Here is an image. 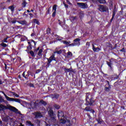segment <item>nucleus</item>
Returning a JSON list of instances; mask_svg holds the SVG:
<instances>
[{
    "label": "nucleus",
    "mask_w": 126,
    "mask_h": 126,
    "mask_svg": "<svg viewBox=\"0 0 126 126\" xmlns=\"http://www.w3.org/2000/svg\"><path fill=\"white\" fill-rule=\"evenodd\" d=\"M99 3H106V0H98Z\"/></svg>",
    "instance_id": "79ce46f5"
},
{
    "label": "nucleus",
    "mask_w": 126,
    "mask_h": 126,
    "mask_svg": "<svg viewBox=\"0 0 126 126\" xmlns=\"http://www.w3.org/2000/svg\"><path fill=\"white\" fill-rule=\"evenodd\" d=\"M55 107L56 108V109H57V110H59V109H60V105H56L55 106Z\"/></svg>",
    "instance_id": "bf43d9fd"
},
{
    "label": "nucleus",
    "mask_w": 126,
    "mask_h": 126,
    "mask_svg": "<svg viewBox=\"0 0 126 126\" xmlns=\"http://www.w3.org/2000/svg\"><path fill=\"white\" fill-rule=\"evenodd\" d=\"M7 101H12V102H17V103H21V99L18 98H13L9 97H7Z\"/></svg>",
    "instance_id": "0eeeda50"
},
{
    "label": "nucleus",
    "mask_w": 126,
    "mask_h": 126,
    "mask_svg": "<svg viewBox=\"0 0 126 126\" xmlns=\"http://www.w3.org/2000/svg\"><path fill=\"white\" fill-rule=\"evenodd\" d=\"M32 114L35 116V119H39L43 117V115H42V113H41V112H35L33 113Z\"/></svg>",
    "instance_id": "9d476101"
},
{
    "label": "nucleus",
    "mask_w": 126,
    "mask_h": 126,
    "mask_svg": "<svg viewBox=\"0 0 126 126\" xmlns=\"http://www.w3.org/2000/svg\"><path fill=\"white\" fill-rule=\"evenodd\" d=\"M77 4L78 7H80V8H82L83 9H85L87 8V7H88V5L86 3L77 2Z\"/></svg>",
    "instance_id": "423d86ee"
},
{
    "label": "nucleus",
    "mask_w": 126,
    "mask_h": 126,
    "mask_svg": "<svg viewBox=\"0 0 126 126\" xmlns=\"http://www.w3.org/2000/svg\"><path fill=\"white\" fill-rule=\"evenodd\" d=\"M32 72H31V71H28L27 72V74H26L25 75V71L22 74V76L24 77V78H25L26 79H28V77H29V76L30 75H32Z\"/></svg>",
    "instance_id": "f8f14e48"
},
{
    "label": "nucleus",
    "mask_w": 126,
    "mask_h": 126,
    "mask_svg": "<svg viewBox=\"0 0 126 126\" xmlns=\"http://www.w3.org/2000/svg\"><path fill=\"white\" fill-rule=\"evenodd\" d=\"M55 56H56V55L53 53L49 58H47V62H48L47 63V67H49V66H50V65H51V63H52V62H53V61H54L55 62H57L56 57H55Z\"/></svg>",
    "instance_id": "20e7f679"
},
{
    "label": "nucleus",
    "mask_w": 126,
    "mask_h": 126,
    "mask_svg": "<svg viewBox=\"0 0 126 126\" xmlns=\"http://www.w3.org/2000/svg\"><path fill=\"white\" fill-rule=\"evenodd\" d=\"M0 46H1V47H3L4 48H6V47H7V44L2 42V43L0 44Z\"/></svg>",
    "instance_id": "ea45409f"
},
{
    "label": "nucleus",
    "mask_w": 126,
    "mask_h": 126,
    "mask_svg": "<svg viewBox=\"0 0 126 126\" xmlns=\"http://www.w3.org/2000/svg\"><path fill=\"white\" fill-rule=\"evenodd\" d=\"M18 23H19V24H22V25H25V24H26V21L25 20L18 21Z\"/></svg>",
    "instance_id": "7c9ffc66"
},
{
    "label": "nucleus",
    "mask_w": 126,
    "mask_h": 126,
    "mask_svg": "<svg viewBox=\"0 0 126 126\" xmlns=\"http://www.w3.org/2000/svg\"><path fill=\"white\" fill-rule=\"evenodd\" d=\"M98 10L101 12H107L109 11V8L107 6H104V5H98Z\"/></svg>",
    "instance_id": "39448f33"
},
{
    "label": "nucleus",
    "mask_w": 126,
    "mask_h": 126,
    "mask_svg": "<svg viewBox=\"0 0 126 126\" xmlns=\"http://www.w3.org/2000/svg\"><path fill=\"white\" fill-rule=\"evenodd\" d=\"M34 123L37 125V126H40V124H41V121L39 120H35L34 121Z\"/></svg>",
    "instance_id": "5701e85b"
},
{
    "label": "nucleus",
    "mask_w": 126,
    "mask_h": 126,
    "mask_svg": "<svg viewBox=\"0 0 126 126\" xmlns=\"http://www.w3.org/2000/svg\"><path fill=\"white\" fill-rule=\"evenodd\" d=\"M80 39L79 38H76L74 40V43H76V45H80Z\"/></svg>",
    "instance_id": "aec40b11"
},
{
    "label": "nucleus",
    "mask_w": 126,
    "mask_h": 126,
    "mask_svg": "<svg viewBox=\"0 0 126 126\" xmlns=\"http://www.w3.org/2000/svg\"><path fill=\"white\" fill-rule=\"evenodd\" d=\"M111 89L112 87H105L104 88V90L106 92H109Z\"/></svg>",
    "instance_id": "b1692460"
},
{
    "label": "nucleus",
    "mask_w": 126,
    "mask_h": 126,
    "mask_svg": "<svg viewBox=\"0 0 126 126\" xmlns=\"http://www.w3.org/2000/svg\"><path fill=\"white\" fill-rule=\"evenodd\" d=\"M21 42H24V41H25V38H24V37L21 38Z\"/></svg>",
    "instance_id": "0e129e2a"
},
{
    "label": "nucleus",
    "mask_w": 126,
    "mask_h": 126,
    "mask_svg": "<svg viewBox=\"0 0 126 126\" xmlns=\"http://www.w3.org/2000/svg\"><path fill=\"white\" fill-rule=\"evenodd\" d=\"M32 20H33V22L34 23H35L37 25H40V22H39L38 19H33Z\"/></svg>",
    "instance_id": "bb28decb"
},
{
    "label": "nucleus",
    "mask_w": 126,
    "mask_h": 126,
    "mask_svg": "<svg viewBox=\"0 0 126 126\" xmlns=\"http://www.w3.org/2000/svg\"><path fill=\"white\" fill-rule=\"evenodd\" d=\"M42 53H43V49H40L37 53L38 56L41 57L42 56Z\"/></svg>",
    "instance_id": "2f4dec72"
},
{
    "label": "nucleus",
    "mask_w": 126,
    "mask_h": 126,
    "mask_svg": "<svg viewBox=\"0 0 126 126\" xmlns=\"http://www.w3.org/2000/svg\"><path fill=\"white\" fill-rule=\"evenodd\" d=\"M7 39H8V36H7L6 38L2 40V43H8Z\"/></svg>",
    "instance_id": "4c0bfd02"
},
{
    "label": "nucleus",
    "mask_w": 126,
    "mask_h": 126,
    "mask_svg": "<svg viewBox=\"0 0 126 126\" xmlns=\"http://www.w3.org/2000/svg\"><path fill=\"white\" fill-rule=\"evenodd\" d=\"M30 87H34V84L32 83L30 84Z\"/></svg>",
    "instance_id": "774afa93"
},
{
    "label": "nucleus",
    "mask_w": 126,
    "mask_h": 126,
    "mask_svg": "<svg viewBox=\"0 0 126 126\" xmlns=\"http://www.w3.org/2000/svg\"><path fill=\"white\" fill-rule=\"evenodd\" d=\"M5 110H8V107H6L5 105L2 104L0 107V112L2 111L3 113H5Z\"/></svg>",
    "instance_id": "4468645a"
},
{
    "label": "nucleus",
    "mask_w": 126,
    "mask_h": 126,
    "mask_svg": "<svg viewBox=\"0 0 126 126\" xmlns=\"http://www.w3.org/2000/svg\"><path fill=\"white\" fill-rule=\"evenodd\" d=\"M65 123L66 126H71V123L70 122V120H68L67 121L65 120Z\"/></svg>",
    "instance_id": "a878e982"
},
{
    "label": "nucleus",
    "mask_w": 126,
    "mask_h": 126,
    "mask_svg": "<svg viewBox=\"0 0 126 126\" xmlns=\"http://www.w3.org/2000/svg\"><path fill=\"white\" fill-rule=\"evenodd\" d=\"M5 103V104H7V101L5 100L4 99L2 98V96L0 95V104L1 103Z\"/></svg>",
    "instance_id": "6ab92c4d"
},
{
    "label": "nucleus",
    "mask_w": 126,
    "mask_h": 126,
    "mask_svg": "<svg viewBox=\"0 0 126 126\" xmlns=\"http://www.w3.org/2000/svg\"><path fill=\"white\" fill-rule=\"evenodd\" d=\"M120 76L118 75H114V77H113L114 80H116V79H119Z\"/></svg>",
    "instance_id": "c03bdc74"
},
{
    "label": "nucleus",
    "mask_w": 126,
    "mask_h": 126,
    "mask_svg": "<svg viewBox=\"0 0 126 126\" xmlns=\"http://www.w3.org/2000/svg\"><path fill=\"white\" fill-rule=\"evenodd\" d=\"M107 44H108L107 46L109 48H111V50H112V49H113V45H112V44H111V43H107Z\"/></svg>",
    "instance_id": "a18cd8bd"
},
{
    "label": "nucleus",
    "mask_w": 126,
    "mask_h": 126,
    "mask_svg": "<svg viewBox=\"0 0 126 126\" xmlns=\"http://www.w3.org/2000/svg\"><path fill=\"white\" fill-rule=\"evenodd\" d=\"M92 46L94 52H99V51L101 50V49H100V48L99 47L95 48V46H94V44H92Z\"/></svg>",
    "instance_id": "f3484780"
},
{
    "label": "nucleus",
    "mask_w": 126,
    "mask_h": 126,
    "mask_svg": "<svg viewBox=\"0 0 126 126\" xmlns=\"http://www.w3.org/2000/svg\"><path fill=\"white\" fill-rule=\"evenodd\" d=\"M3 122H5V123H7L8 122V118L7 117H5L2 119Z\"/></svg>",
    "instance_id": "f704fd0d"
},
{
    "label": "nucleus",
    "mask_w": 126,
    "mask_h": 126,
    "mask_svg": "<svg viewBox=\"0 0 126 126\" xmlns=\"http://www.w3.org/2000/svg\"><path fill=\"white\" fill-rule=\"evenodd\" d=\"M17 61H18L20 63H21L22 62V60H21V58L18 57L17 58Z\"/></svg>",
    "instance_id": "8fccbe9b"
},
{
    "label": "nucleus",
    "mask_w": 126,
    "mask_h": 126,
    "mask_svg": "<svg viewBox=\"0 0 126 126\" xmlns=\"http://www.w3.org/2000/svg\"><path fill=\"white\" fill-rule=\"evenodd\" d=\"M5 67L3 68V70L5 71L6 69H7V66L6 65V63H4Z\"/></svg>",
    "instance_id": "4d7b16f0"
},
{
    "label": "nucleus",
    "mask_w": 126,
    "mask_h": 126,
    "mask_svg": "<svg viewBox=\"0 0 126 126\" xmlns=\"http://www.w3.org/2000/svg\"><path fill=\"white\" fill-rule=\"evenodd\" d=\"M98 0H92V1L93 3H98Z\"/></svg>",
    "instance_id": "603ef678"
},
{
    "label": "nucleus",
    "mask_w": 126,
    "mask_h": 126,
    "mask_svg": "<svg viewBox=\"0 0 126 126\" xmlns=\"http://www.w3.org/2000/svg\"><path fill=\"white\" fill-rule=\"evenodd\" d=\"M77 19V16H72L71 17V20H72V21H74L75 20H76Z\"/></svg>",
    "instance_id": "58836bf2"
},
{
    "label": "nucleus",
    "mask_w": 126,
    "mask_h": 126,
    "mask_svg": "<svg viewBox=\"0 0 126 126\" xmlns=\"http://www.w3.org/2000/svg\"><path fill=\"white\" fill-rule=\"evenodd\" d=\"M85 110L87 112H91L92 114H94L95 113V111L94 109H92V108L90 107V106L86 107Z\"/></svg>",
    "instance_id": "ddd939ff"
},
{
    "label": "nucleus",
    "mask_w": 126,
    "mask_h": 126,
    "mask_svg": "<svg viewBox=\"0 0 126 126\" xmlns=\"http://www.w3.org/2000/svg\"><path fill=\"white\" fill-rule=\"evenodd\" d=\"M23 2L22 3V7H26V5H27V2L26 0H22Z\"/></svg>",
    "instance_id": "412c9836"
},
{
    "label": "nucleus",
    "mask_w": 126,
    "mask_h": 126,
    "mask_svg": "<svg viewBox=\"0 0 126 126\" xmlns=\"http://www.w3.org/2000/svg\"><path fill=\"white\" fill-rule=\"evenodd\" d=\"M117 7L116 5L114 6V8L113 10V14L112 18L110 20V22L112 23L113 22V20H114V18H115V16L116 15V13H117Z\"/></svg>",
    "instance_id": "9b49d317"
},
{
    "label": "nucleus",
    "mask_w": 126,
    "mask_h": 126,
    "mask_svg": "<svg viewBox=\"0 0 126 126\" xmlns=\"http://www.w3.org/2000/svg\"><path fill=\"white\" fill-rule=\"evenodd\" d=\"M69 46H71V47H74V46H77L76 43L74 42V43H71V44L69 43Z\"/></svg>",
    "instance_id": "de8ad7c7"
},
{
    "label": "nucleus",
    "mask_w": 126,
    "mask_h": 126,
    "mask_svg": "<svg viewBox=\"0 0 126 126\" xmlns=\"http://www.w3.org/2000/svg\"><path fill=\"white\" fill-rule=\"evenodd\" d=\"M63 43L64 44V45H69V43H70V42H68L66 40H63Z\"/></svg>",
    "instance_id": "37998d69"
},
{
    "label": "nucleus",
    "mask_w": 126,
    "mask_h": 126,
    "mask_svg": "<svg viewBox=\"0 0 126 126\" xmlns=\"http://www.w3.org/2000/svg\"><path fill=\"white\" fill-rule=\"evenodd\" d=\"M2 94H3L4 96H5V98H6V100H7V97H8L7 95H6V94H5V93H4V92L2 91Z\"/></svg>",
    "instance_id": "864d4df0"
},
{
    "label": "nucleus",
    "mask_w": 126,
    "mask_h": 126,
    "mask_svg": "<svg viewBox=\"0 0 126 126\" xmlns=\"http://www.w3.org/2000/svg\"><path fill=\"white\" fill-rule=\"evenodd\" d=\"M26 124L27 125L29 126H34V124H32V123L30 121H27Z\"/></svg>",
    "instance_id": "393cba45"
},
{
    "label": "nucleus",
    "mask_w": 126,
    "mask_h": 126,
    "mask_svg": "<svg viewBox=\"0 0 126 126\" xmlns=\"http://www.w3.org/2000/svg\"><path fill=\"white\" fill-rule=\"evenodd\" d=\"M64 6L65 7V8H68V5L63 3Z\"/></svg>",
    "instance_id": "e2e57ef3"
},
{
    "label": "nucleus",
    "mask_w": 126,
    "mask_h": 126,
    "mask_svg": "<svg viewBox=\"0 0 126 126\" xmlns=\"http://www.w3.org/2000/svg\"><path fill=\"white\" fill-rule=\"evenodd\" d=\"M56 13H57V11H54L52 13V17H55L56 16Z\"/></svg>",
    "instance_id": "5fc2aeb1"
},
{
    "label": "nucleus",
    "mask_w": 126,
    "mask_h": 126,
    "mask_svg": "<svg viewBox=\"0 0 126 126\" xmlns=\"http://www.w3.org/2000/svg\"><path fill=\"white\" fill-rule=\"evenodd\" d=\"M49 97H50L52 99H59L60 98V94L56 93H54V94H49Z\"/></svg>",
    "instance_id": "1a4fd4ad"
},
{
    "label": "nucleus",
    "mask_w": 126,
    "mask_h": 126,
    "mask_svg": "<svg viewBox=\"0 0 126 126\" xmlns=\"http://www.w3.org/2000/svg\"><path fill=\"white\" fill-rule=\"evenodd\" d=\"M9 9H10L11 11H14V5H12L8 7Z\"/></svg>",
    "instance_id": "473e14b6"
},
{
    "label": "nucleus",
    "mask_w": 126,
    "mask_h": 126,
    "mask_svg": "<svg viewBox=\"0 0 126 126\" xmlns=\"http://www.w3.org/2000/svg\"><path fill=\"white\" fill-rule=\"evenodd\" d=\"M71 73H75V71H74V70H73V69H72V68H71V72H70Z\"/></svg>",
    "instance_id": "338daca9"
},
{
    "label": "nucleus",
    "mask_w": 126,
    "mask_h": 126,
    "mask_svg": "<svg viewBox=\"0 0 126 126\" xmlns=\"http://www.w3.org/2000/svg\"><path fill=\"white\" fill-rule=\"evenodd\" d=\"M8 110H10V111H12V112H14L15 113H17V112H18V109L13 106H10L9 107H8Z\"/></svg>",
    "instance_id": "2eb2a0df"
},
{
    "label": "nucleus",
    "mask_w": 126,
    "mask_h": 126,
    "mask_svg": "<svg viewBox=\"0 0 126 126\" xmlns=\"http://www.w3.org/2000/svg\"><path fill=\"white\" fill-rule=\"evenodd\" d=\"M39 103H40L42 105H44V106H46V105H47V102L46 101H44V100H43V99L40 100L39 101Z\"/></svg>",
    "instance_id": "c756f323"
},
{
    "label": "nucleus",
    "mask_w": 126,
    "mask_h": 126,
    "mask_svg": "<svg viewBox=\"0 0 126 126\" xmlns=\"http://www.w3.org/2000/svg\"><path fill=\"white\" fill-rule=\"evenodd\" d=\"M95 100H94V97L92 94L90 93H86V103L85 105L86 106H92Z\"/></svg>",
    "instance_id": "f257e3e1"
},
{
    "label": "nucleus",
    "mask_w": 126,
    "mask_h": 126,
    "mask_svg": "<svg viewBox=\"0 0 126 126\" xmlns=\"http://www.w3.org/2000/svg\"><path fill=\"white\" fill-rule=\"evenodd\" d=\"M48 92H50V93H52L53 92V90L52 89V88L50 87H48Z\"/></svg>",
    "instance_id": "09e8293b"
},
{
    "label": "nucleus",
    "mask_w": 126,
    "mask_h": 126,
    "mask_svg": "<svg viewBox=\"0 0 126 126\" xmlns=\"http://www.w3.org/2000/svg\"><path fill=\"white\" fill-rule=\"evenodd\" d=\"M29 53L31 56L33 58H35V57H36V54H35V53L33 51L31 50Z\"/></svg>",
    "instance_id": "cd10ccee"
},
{
    "label": "nucleus",
    "mask_w": 126,
    "mask_h": 126,
    "mask_svg": "<svg viewBox=\"0 0 126 126\" xmlns=\"http://www.w3.org/2000/svg\"><path fill=\"white\" fill-rule=\"evenodd\" d=\"M120 52H123V53H126V49H125V48H123L120 50Z\"/></svg>",
    "instance_id": "6e6d98bb"
},
{
    "label": "nucleus",
    "mask_w": 126,
    "mask_h": 126,
    "mask_svg": "<svg viewBox=\"0 0 126 126\" xmlns=\"http://www.w3.org/2000/svg\"><path fill=\"white\" fill-rule=\"evenodd\" d=\"M58 117L62 124H65L66 121L64 119V113L63 112L59 110L58 111Z\"/></svg>",
    "instance_id": "7ed1b4c3"
},
{
    "label": "nucleus",
    "mask_w": 126,
    "mask_h": 126,
    "mask_svg": "<svg viewBox=\"0 0 126 126\" xmlns=\"http://www.w3.org/2000/svg\"><path fill=\"white\" fill-rule=\"evenodd\" d=\"M67 56H70L71 57H72V53L71 52L68 51L67 53Z\"/></svg>",
    "instance_id": "3c124183"
},
{
    "label": "nucleus",
    "mask_w": 126,
    "mask_h": 126,
    "mask_svg": "<svg viewBox=\"0 0 126 126\" xmlns=\"http://www.w3.org/2000/svg\"><path fill=\"white\" fill-rule=\"evenodd\" d=\"M27 41L29 45L27 47L26 52L31 51L32 48H35V47H36V44H37V42L33 39L27 40Z\"/></svg>",
    "instance_id": "f03ea898"
},
{
    "label": "nucleus",
    "mask_w": 126,
    "mask_h": 126,
    "mask_svg": "<svg viewBox=\"0 0 126 126\" xmlns=\"http://www.w3.org/2000/svg\"><path fill=\"white\" fill-rule=\"evenodd\" d=\"M51 8V7H50L48 9H47V13H48V14H50V9Z\"/></svg>",
    "instance_id": "69168bd1"
},
{
    "label": "nucleus",
    "mask_w": 126,
    "mask_h": 126,
    "mask_svg": "<svg viewBox=\"0 0 126 126\" xmlns=\"http://www.w3.org/2000/svg\"><path fill=\"white\" fill-rule=\"evenodd\" d=\"M121 14H123V13L124 12V8H121V10L120 11Z\"/></svg>",
    "instance_id": "680f3d73"
},
{
    "label": "nucleus",
    "mask_w": 126,
    "mask_h": 126,
    "mask_svg": "<svg viewBox=\"0 0 126 126\" xmlns=\"http://www.w3.org/2000/svg\"><path fill=\"white\" fill-rule=\"evenodd\" d=\"M105 83H107V84L105 85V86H107L108 87H112V85H111L110 84V82H109V81H108V80H105Z\"/></svg>",
    "instance_id": "c85d7f7f"
},
{
    "label": "nucleus",
    "mask_w": 126,
    "mask_h": 126,
    "mask_svg": "<svg viewBox=\"0 0 126 126\" xmlns=\"http://www.w3.org/2000/svg\"><path fill=\"white\" fill-rule=\"evenodd\" d=\"M48 115L50 117H53L54 116V111H53V109L50 108L48 111Z\"/></svg>",
    "instance_id": "a211bd4d"
},
{
    "label": "nucleus",
    "mask_w": 126,
    "mask_h": 126,
    "mask_svg": "<svg viewBox=\"0 0 126 126\" xmlns=\"http://www.w3.org/2000/svg\"><path fill=\"white\" fill-rule=\"evenodd\" d=\"M55 37H56V40L58 41H62V39L60 38V36L58 35H55Z\"/></svg>",
    "instance_id": "49530a36"
},
{
    "label": "nucleus",
    "mask_w": 126,
    "mask_h": 126,
    "mask_svg": "<svg viewBox=\"0 0 126 126\" xmlns=\"http://www.w3.org/2000/svg\"><path fill=\"white\" fill-rule=\"evenodd\" d=\"M58 6V5L57 4H54L53 6V8H52V10L54 11H57V7Z\"/></svg>",
    "instance_id": "c9c22d12"
},
{
    "label": "nucleus",
    "mask_w": 126,
    "mask_h": 126,
    "mask_svg": "<svg viewBox=\"0 0 126 126\" xmlns=\"http://www.w3.org/2000/svg\"><path fill=\"white\" fill-rule=\"evenodd\" d=\"M95 120L97 122V124H95V126H97V125H102V123L104 122V121L102 120L100 117H98V119H96Z\"/></svg>",
    "instance_id": "dca6fc26"
},
{
    "label": "nucleus",
    "mask_w": 126,
    "mask_h": 126,
    "mask_svg": "<svg viewBox=\"0 0 126 126\" xmlns=\"http://www.w3.org/2000/svg\"><path fill=\"white\" fill-rule=\"evenodd\" d=\"M11 93L13 95V96H15V97H17V98L19 97V95L15 93L14 92H11Z\"/></svg>",
    "instance_id": "72a5a7b5"
},
{
    "label": "nucleus",
    "mask_w": 126,
    "mask_h": 126,
    "mask_svg": "<svg viewBox=\"0 0 126 126\" xmlns=\"http://www.w3.org/2000/svg\"><path fill=\"white\" fill-rule=\"evenodd\" d=\"M63 53V50L60 49L59 51H56L54 52V55L55 54H57L58 55H61Z\"/></svg>",
    "instance_id": "4be33fe9"
},
{
    "label": "nucleus",
    "mask_w": 126,
    "mask_h": 126,
    "mask_svg": "<svg viewBox=\"0 0 126 126\" xmlns=\"http://www.w3.org/2000/svg\"><path fill=\"white\" fill-rule=\"evenodd\" d=\"M114 61H115V59L111 58L109 60V62L106 61V64L110 69H113V67L112 66L113 65V62H114Z\"/></svg>",
    "instance_id": "6e6552de"
},
{
    "label": "nucleus",
    "mask_w": 126,
    "mask_h": 126,
    "mask_svg": "<svg viewBox=\"0 0 126 126\" xmlns=\"http://www.w3.org/2000/svg\"><path fill=\"white\" fill-rule=\"evenodd\" d=\"M11 23H12V24H14L15 23H16V20H12L11 21Z\"/></svg>",
    "instance_id": "052dcab7"
},
{
    "label": "nucleus",
    "mask_w": 126,
    "mask_h": 126,
    "mask_svg": "<svg viewBox=\"0 0 126 126\" xmlns=\"http://www.w3.org/2000/svg\"><path fill=\"white\" fill-rule=\"evenodd\" d=\"M71 68H64V70H65V72H70L71 71Z\"/></svg>",
    "instance_id": "e433bc0d"
},
{
    "label": "nucleus",
    "mask_w": 126,
    "mask_h": 126,
    "mask_svg": "<svg viewBox=\"0 0 126 126\" xmlns=\"http://www.w3.org/2000/svg\"><path fill=\"white\" fill-rule=\"evenodd\" d=\"M42 70L41 69H37L35 71V73L38 74L39 73V72H40V71H41Z\"/></svg>",
    "instance_id": "13d9d810"
},
{
    "label": "nucleus",
    "mask_w": 126,
    "mask_h": 126,
    "mask_svg": "<svg viewBox=\"0 0 126 126\" xmlns=\"http://www.w3.org/2000/svg\"><path fill=\"white\" fill-rule=\"evenodd\" d=\"M47 34H51V29L50 28H48L46 30Z\"/></svg>",
    "instance_id": "a19ab883"
}]
</instances>
